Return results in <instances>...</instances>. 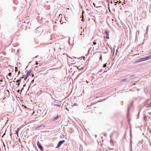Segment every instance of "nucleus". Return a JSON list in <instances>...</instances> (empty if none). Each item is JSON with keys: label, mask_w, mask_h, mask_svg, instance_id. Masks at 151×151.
Returning <instances> with one entry per match:
<instances>
[{"label": "nucleus", "mask_w": 151, "mask_h": 151, "mask_svg": "<svg viewBox=\"0 0 151 151\" xmlns=\"http://www.w3.org/2000/svg\"><path fill=\"white\" fill-rule=\"evenodd\" d=\"M150 132H151V131H150Z\"/></svg>", "instance_id": "obj_64"}, {"label": "nucleus", "mask_w": 151, "mask_h": 151, "mask_svg": "<svg viewBox=\"0 0 151 151\" xmlns=\"http://www.w3.org/2000/svg\"><path fill=\"white\" fill-rule=\"evenodd\" d=\"M135 84H135V83H134V85H135Z\"/></svg>", "instance_id": "obj_55"}, {"label": "nucleus", "mask_w": 151, "mask_h": 151, "mask_svg": "<svg viewBox=\"0 0 151 151\" xmlns=\"http://www.w3.org/2000/svg\"><path fill=\"white\" fill-rule=\"evenodd\" d=\"M140 111H139L138 114H137V116H139V113H140Z\"/></svg>", "instance_id": "obj_28"}, {"label": "nucleus", "mask_w": 151, "mask_h": 151, "mask_svg": "<svg viewBox=\"0 0 151 151\" xmlns=\"http://www.w3.org/2000/svg\"><path fill=\"white\" fill-rule=\"evenodd\" d=\"M104 33L106 34V35H109V31L108 29L104 30Z\"/></svg>", "instance_id": "obj_9"}, {"label": "nucleus", "mask_w": 151, "mask_h": 151, "mask_svg": "<svg viewBox=\"0 0 151 151\" xmlns=\"http://www.w3.org/2000/svg\"><path fill=\"white\" fill-rule=\"evenodd\" d=\"M106 38L107 39H109V35H106Z\"/></svg>", "instance_id": "obj_22"}, {"label": "nucleus", "mask_w": 151, "mask_h": 151, "mask_svg": "<svg viewBox=\"0 0 151 151\" xmlns=\"http://www.w3.org/2000/svg\"><path fill=\"white\" fill-rule=\"evenodd\" d=\"M133 102H132L131 103V104H130V106H129V108H130V107H131L132 106V105H133Z\"/></svg>", "instance_id": "obj_19"}, {"label": "nucleus", "mask_w": 151, "mask_h": 151, "mask_svg": "<svg viewBox=\"0 0 151 151\" xmlns=\"http://www.w3.org/2000/svg\"><path fill=\"white\" fill-rule=\"evenodd\" d=\"M59 116L57 115L56 117H54L52 119V120L53 121H55L56 120H57V119H58V118H59Z\"/></svg>", "instance_id": "obj_10"}, {"label": "nucleus", "mask_w": 151, "mask_h": 151, "mask_svg": "<svg viewBox=\"0 0 151 151\" xmlns=\"http://www.w3.org/2000/svg\"><path fill=\"white\" fill-rule=\"evenodd\" d=\"M93 44L95 45H96V42L95 41H94L93 42Z\"/></svg>", "instance_id": "obj_20"}, {"label": "nucleus", "mask_w": 151, "mask_h": 151, "mask_svg": "<svg viewBox=\"0 0 151 151\" xmlns=\"http://www.w3.org/2000/svg\"><path fill=\"white\" fill-rule=\"evenodd\" d=\"M130 132H132V130H130Z\"/></svg>", "instance_id": "obj_56"}, {"label": "nucleus", "mask_w": 151, "mask_h": 151, "mask_svg": "<svg viewBox=\"0 0 151 151\" xmlns=\"http://www.w3.org/2000/svg\"><path fill=\"white\" fill-rule=\"evenodd\" d=\"M22 106H24V108H27V107L25 106H24V105H22Z\"/></svg>", "instance_id": "obj_31"}, {"label": "nucleus", "mask_w": 151, "mask_h": 151, "mask_svg": "<svg viewBox=\"0 0 151 151\" xmlns=\"http://www.w3.org/2000/svg\"><path fill=\"white\" fill-rule=\"evenodd\" d=\"M108 46H109V47H110L109 46V45L108 44Z\"/></svg>", "instance_id": "obj_62"}, {"label": "nucleus", "mask_w": 151, "mask_h": 151, "mask_svg": "<svg viewBox=\"0 0 151 151\" xmlns=\"http://www.w3.org/2000/svg\"><path fill=\"white\" fill-rule=\"evenodd\" d=\"M84 13V11H83L82 12V13H83H83Z\"/></svg>", "instance_id": "obj_45"}, {"label": "nucleus", "mask_w": 151, "mask_h": 151, "mask_svg": "<svg viewBox=\"0 0 151 151\" xmlns=\"http://www.w3.org/2000/svg\"><path fill=\"white\" fill-rule=\"evenodd\" d=\"M127 80L126 79H124L122 80V81H125Z\"/></svg>", "instance_id": "obj_25"}, {"label": "nucleus", "mask_w": 151, "mask_h": 151, "mask_svg": "<svg viewBox=\"0 0 151 151\" xmlns=\"http://www.w3.org/2000/svg\"><path fill=\"white\" fill-rule=\"evenodd\" d=\"M19 90H18L17 91V93H19Z\"/></svg>", "instance_id": "obj_35"}, {"label": "nucleus", "mask_w": 151, "mask_h": 151, "mask_svg": "<svg viewBox=\"0 0 151 151\" xmlns=\"http://www.w3.org/2000/svg\"><path fill=\"white\" fill-rule=\"evenodd\" d=\"M60 15H61V14H60L59 15V17H60Z\"/></svg>", "instance_id": "obj_52"}, {"label": "nucleus", "mask_w": 151, "mask_h": 151, "mask_svg": "<svg viewBox=\"0 0 151 151\" xmlns=\"http://www.w3.org/2000/svg\"><path fill=\"white\" fill-rule=\"evenodd\" d=\"M68 12L67 14V19L68 18H70L71 17L72 14V11L71 9H70V10L69 12H67H67Z\"/></svg>", "instance_id": "obj_2"}, {"label": "nucleus", "mask_w": 151, "mask_h": 151, "mask_svg": "<svg viewBox=\"0 0 151 151\" xmlns=\"http://www.w3.org/2000/svg\"><path fill=\"white\" fill-rule=\"evenodd\" d=\"M19 132V130L17 131V132Z\"/></svg>", "instance_id": "obj_63"}, {"label": "nucleus", "mask_w": 151, "mask_h": 151, "mask_svg": "<svg viewBox=\"0 0 151 151\" xmlns=\"http://www.w3.org/2000/svg\"><path fill=\"white\" fill-rule=\"evenodd\" d=\"M106 66H107V63H105L103 65V67L104 68H105L106 67Z\"/></svg>", "instance_id": "obj_16"}, {"label": "nucleus", "mask_w": 151, "mask_h": 151, "mask_svg": "<svg viewBox=\"0 0 151 151\" xmlns=\"http://www.w3.org/2000/svg\"><path fill=\"white\" fill-rule=\"evenodd\" d=\"M3 146H4V148H5V145L4 143V142H3Z\"/></svg>", "instance_id": "obj_26"}, {"label": "nucleus", "mask_w": 151, "mask_h": 151, "mask_svg": "<svg viewBox=\"0 0 151 151\" xmlns=\"http://www.w3.org/2000/svg\"><path fill=\"white\" fill-rule=\"evenodd\" d=\"M149 101V99H148L147 101H146L145 104H144L143 106H145L146 105L148 104V105L146 106V108H147L151 106V102L150 104H149L148 103V101Z\"/></svg>", "instance_id": "obj_4"}, {"label": "nucleus", "mask_w": 151, "mask_h": 151, "mask_svg": "<svg viewBox=\"0 0 151 151\" xmlns=\"http://www.w3.org/2000/svg\"><path fill=\"white\" fill-rule=\"evenodd\" d=\"M67 110H68V111H69V109L67 108Z\"/></svg>", "instance_id": "obj_50"}, {"label": "nucleus", "mask_w": 151, "mask_h": 151, "mask_svg": "<svg viewBox=\"0 0 151 151\" xmlns=\"http://www.w3.org/2000/svg\"><path fill=\"white\" fill-rule=\"evenodd\" d=\"M114 51H115V49H114Z\"/></svg>", "instance_id": "obj_41"}, {"label": "nucleus", "mask_w": 151, "mask_h": 151, "mask_svg": "<svg viewBox=\"0 0 151 151\" xmlns=\"http://www.w3.org/2000/svg\"><path fill=\"white\" fill-rule=\"evenodd\" d=\"M63 22L61 24H63Z\"/></svg>", "instance_id": "obj_58"}, {"label": "nucleus", "mask_w": 151, "mask_h": 151, "mask_svg": "<svg viewBox=\"0 0 151 151\" xmlns=\"http://www.w3.org/2000/svg\"><path fill=\"white\" fill-rule=\"evenodd\" d=\"M95 137H96V135H95Z\"/></svg>", "instance_id": "obj_59"}, {"label": "nucleus", "mask_w": 151, "mask_h": 151, "mask_svg": "<svg viewBox=\"0 0 151 151\" xmlns=\"http://www.w3.org/2000/svg\"><path fill=\"white\" fill-rule=\"evenodd\" d=\"M107 134H106V133H105L104 134V136H106V135H107Z\"/></svg>", "instance_id": "obj_30"}, {"label": "nucleus", "mask_w": 151, "mask_h": 151, "mask_svg": "<svg viewBox=\"0 0 151 151\" xmlns=\"http://www.w3.org/2000/svg\"><path fill=\"white\" fill-rule=\"evenodd\" d=\"M113 135V134L112 133H111L110 135V138H111V142H112V139H111V137H112Z\"/></svg>", "instance_id": "obj_14"}, {"label": "nucleus", "mask_w": 151, "mask_h": 151, "mask_svg": "<svg viewBox=\"0 0 151 151\" xmlns=\"http://www.w3.org/2000/svg\"><path fill=\"white\" fill-rule=\"evenodd\" d=\"M20 73V71H19L18 72V75Z\"/></svg>", "instance_id": "obj_39"}, {"label": "nucleus", "mask_w": 151, "mask_h": 151, "mask_svg": "<svg viewBox=\"0 0 151 151\" xmlns=\"http://www.w3.org/2000/svg\"><path fill=\"white\" fill-rule=\"evenodd\" d=\"M65 142V141H60L58 144V145H57V146L56 147V148H58L59 147H60V145L62 144L63 143V142Z\"/></svg>", "instance_id": "obj_6"}, {"label": "nucleus", "mask_w": 151, "mask_h": 151, "mask_svg": "<svg viewBox=\"0 0 151 151\" xmlns=\"http://www.w3.org/2000/svg\"><path fill=\"white\" fill-rule=\"evenodd\" d=\"M111 4H113V2H112V1H111Z\"/></svg>", "instance_id": "obj_47"}, {"label": "nucleus", "mask_w": 151, "mask_h": 151, "mask_svg": "<svg viewBox=\"0 0 151 151\" xmlns=\"http://www.w3.org/2000/svg\"><path fill=\"white\" fill-rule=\"evenodd\" d=\"M66 55H67V57H70L67 55V54H66Z\"/></svg>", "instance_id": "obj_40"}, {"label": "nucleus", "mask_w": 151, "mask_h": 151, "mask_svg": "<svg viewBox=\"0 0 151 151\" xmlns=\"http://www.w3.org/2000/svg\"><path fill=\"white\" fill-rule=\"evenodd\" d=\"M34 80H32V82H34Z\"/></svg>", "instance_id": "obj_49"}, {"label": "nucleus", "mask_w": 151, "mask_h": 151, "mask_svg": "<svg viewBox=\"0 0 151 151\" xmlns=\"http://www.w3.org/2000/svg\"><path fill=\"white\" fill-rule=\"evenodd\" d=\"M101 42V45L103 44V43H102L101 42Z\"/></svg>", "instance_id": "obj_54"}, {"label": "nucleus", "mask_w": 151, "mask_h": 151, "mask_svg": "<svg viewBox=\"0 0 151 151\" xmlns=\"http://www.w3.org/2000/svg\"><path fill=\"white\" fill-rule=\"evenodd\" d=\"M67 9L70 10V9L69 8H67Z\"/></svg>", "instance_id": "obj_36"}, {"label": "nucleus", "mask_w": 151, "mask_h": 151, "mask_svg": "<svg viewBox=\"0 0 151 151\" xmlns=\"http://www.w3.org/2000/svg\"><path fill=\"white\" fill-rule=\"evenodd\" d=\"M102 56L101 55L100 56V58H99V60H102Z\"/></svg>", "instance_id": "obj_18"}, {"label": "nucleus", "mask_w": 151, "mask_h": 151, "mask_svg": "<svg viewBox=\"0 0 151 151\" xmlns=\"http://www.w3.org/2000/svg\"><path fill=\"white\" fill-rule=\"evenodd\" d=\"M17 67H15V72H16L17 71Z\"/></svg>", "instance_id": "obj_24"}, {"label": "nucleus", "mask_w": 151, "mask_h": 151, "mask_svg": "<svg viewBox=\"0 0 151 151\" xmlns=\"http://www.w3.org/2000/svg\"><path fill=\"white\" fill-rule=\"evenodd\" d=\"M31 72V70H29V71H28L27 72V76L29 77V76L30 75Z\"/></svg>", "instance_id": "obj_11"}, {"label": "nucleus", "mask_w": 151, "mask_h": 151, "mask_svg": "<svg viewBox=\"0 0 151 151\" xmlns=\"http://www.w3.org/2000/svg\"><path fill=\"white\" fill-rule=\"evenodd\" d=\"M9 135L10 136H11L12 135V134H11V133H10V134H9Z\"/></svg>", "instance_id": "obj_37"}, {"label": "nucleus", "mask_w": 151, "mask_h": 151, "mask_svg": "<svg viewBox=\"0 0 151 151\" xmlns=\"http://www.w3.org/2000/svg\"><path fill=\"white\" fill-rule=\"evenodd\" d=\"M21 81V79L20 78V79L18 80L17 81L16 83H17L16 84V85L19 86L20 84V81Z\"/></svg>", "instance_id": "obj_8"}, {"label": "nucleus", "mask_w": 151, "mask_h": 151, "mask_svg": "<svg viewBox=\"0 0 151 151\" xmlns=\"http://www.w3.org/2000/svg\"><path fill=\"white\" fill-rule=\"evenodd\" d=\"M88 19V20H90V18H89V19Z\"/></svg>", "instance_id": "obj_51"}, {"label": "nucleus", "mask_w": 151, "mask_h": 151, "mask_svg": "<svg viewBox=\"0 0 151 151\" xmlns=\"http://www.w3.org/2000/svg\"><path fill=\"white\" fill-rule=\"evenodd\" d=\"M25 86V84L23 85V87H24Z\"/></svg>", "instance_id": "obj_48"}, {"label": "nucleus", "mask_w": 151, "mask_h": 151, "mask_svg": "<svg viewBox=\"0 0 151 151\" xmlns=\"http://www.w3.org/2000/svg\"><path fill=\"white\" fill-rule=\"evenodd\" d=\"M133 52V51L132 50L131 51V52Z\"/></svg>", "instance_id": "obj_61"}, {"label": "nucleus", "mask_w": 151, "mask_h": 151, "mask_svg": "<svg viewBox=\"0 0 151 151\" xmlns=\"http://www.w3.org/2000/svg\"><path fill=\"white\" fill-rule=\"evenodd\" d=\"M16 133L17 134V135H18V133L17 132V133Z\"/></svg>", "instance_id": "obj_44"}, {"label": "nucleus", "mask_w": 151, "mask_h": 151, "mask_svg": "<svg viewBox=\"0 0 151 151\" xmlns=\"http://www.w3.org/2000/svg\"><path fill=\"white\" fill-rule=\"evenodd\" d=\"M23 88H22V89H21V90L20 91L21 92L22 91V90H23Z\"/></svg>", "instance_id": "obj_38"}, {"label": "nucleus", "mask_w": 151, "mask_h": 151, "mask_svg": "<svg viewBox=\"0 0 151 151\" xmlns=\"http://www.w3.org/2000/svg\"><path fill=\"white\" fill-rule=\"evenodd\" d=\"M142 106H141L140 108V110H141V109H142Z\"/></svg>", "instance_id": "obj_32"}, {"label": "nucleus", "mask_w": 151, "mask_h": 151, "mask_svg": "<svg viewBox=\"0 0 151 151\" xmlns=\"http://www.w3.org/2000/svg\"><path fill=\"white\" fill-rule=\"evenodd\" d=\"M130 144L131 145V148H130V150L131 151H132V133H130Z\"/></svg>", "instance_id": "obj_5"}, {"label": "nucleus", "mask_w": 151, "mask_h": 151, "mask_svg": "<svg viewBox=\"0 0 151 151\" xmlns=\"http://www.w3.org/2000/svg\"><path fill=\"white\" fill-rule=\"evenodd\" d=\"M104 45V43H103V45Z\"/></svg>", "instance_id": "obj_57"}, {"label": "nucleus", "mask_w": 151, "mask_h": 151, "mask_svg": "<svg viewBox=\"0 0 151 151\" xmlns=\"http://www.w3.org/2000/svg\"><path fill=\"white\" fill-rule=\"evenodd\" d=\"M34 76V75L33 74H32V77H33Z\"/></svg>", "instance_id": "obj_46"}, {"label": "nucleus", "mask_w": 151, "mask_h": 151, "mask_svg": "<svg viewBox=\"0 0 151 151\" xmlns=\"http://www.w3.org/2000/svg\"><path fill=\"white\" fill-rule=\"evenodd\" d=\"M102 71V69H101V70H100L99 71V72H101Z\"/></svg>", "instance_id": "obj_33"}, {"label": "nucleus", "mask_w": 151, "mask_h": 151, "mask_svg": "<svg viewBox=\"0 0 151 151\" xmlns=\"http://www.w3.org/2000/svg\"><path fill=\"white\" fill-rule=\"evenodd\" d=\"M6 133H4V134H3V135L2 136V137H3L5 135Z\"/></svg>", "instance_id": "obj_27"}, {"label": "nucleus", "mask_w": 151, "mask_h": 151, "mask_svg": "<svg viewBox=\"0 0 151 151\" xmlns=\"http://www.w3.org/2000/svg\"><path fill=\"white\" fill-rule=\"evenodd\" d=\"M70 37H69V40L68 41V42L69 43V44H70V45H71L70 43Z\"/></svg>", "instance_id": "obj_21"}, {"label": "nucleus", "mask_w": 151, "mask_h": 151, "mask_svg": "<svg viewBox=\"0 0 151 151\" xmlns=\"http://www.w3.org/2000/svg\"><path fill=\"white\" fill-rule=\"evenodd\" d=\"M140 89H139V88L137 89V91H140Z\"/></svg>", "instance_id": "obj_34"}, {"label": "nucleus", "mask_w": 151, "mask_h": 151, "mask_svg": "<svg viewBox=\"0 0 151 151\" xmlns=\"http://www.w3.org/2000/svg\"><path fill=\"white\" fill-rule=\"evenodd\" d=\"M122 1H117L115 2V5H116L117 3L119 4V3H121Z\"/></svg>", "instance_id": "obj_12"}, {"label": "nucleus", "mask_w": 151, "mask_h": 151, "mask_svg": "<svg viewBox=\"0 0 151 151\" xmlns=\"http://www.w3.org/2000/svg\"><path fill=\"white\" fill-rule=\"evenodd\" d=\"M93 5L94 6V7H96L95 4V3H93Z\"/></svg>", "instance_id": "obj_29"}, {"label": "nucleus", "mask_w": 151, "mask_h": 151, "mask_svg": "<svg viewBox=\"0 0 151 151\" xmlns=\"http://www.w3.org/2000/svg\"><path fill=\"white\" fill-rule=\"evenodd\" d=\"M55 106H59L58 105H55Z\"/></svg>", "instance_id": "obj_43"}, {"label": "nucleus", "mask_w": 151, "mask_h": 151, "mask_svg": "<svg viewBox=\"0 0 151 151\" xmlns=\"http://www.w3.org/2000/svg\"><path fill=\"white\" fill-rule=\"evenodd\" d=\"M151 58V55L148 56L144 57L141 58L134 62V64H136L141 62L145 61Z\"/></svg>", "instance_id": "obj_1"}, {"label": "nucleus", "mask_w": 151, "mask_h": 151, "mask_svg": "<svg viewBox=\"0 0 151 151\" xmlns=\"http://www.w3.org/2000/svg\"><path fill=\"white\" fill-rule=\"evenodd\" d=\"M81 18H82V19H81V21L83 22H84L85 19H84V16L83 15H82L81 16Z\"/></svg>", "instance_id": "obj_13"}, {"label": "nucleus", "mask_w": 151, "mask_h": 151, "mask_svg": "<svg viewBox=\"0 0 151 151\" xmlns=\"http://www.w3.org/2000/svg\"><path fill=\"white\" fill-rule=\"evenodd\" d=\"M101 42V45L103 44V43H102L101 42Z\"/></svg>", "instance_id": "obj_53"}, {"label": "nucleus", "mask_w": 151, "mask_h": 151, "mask_svg": "<svg viewBox=\"0 0 151 151\" xmlns=\"http://www.w3.org/2000/svg\"><path fill=\"white\" fill-rule=\"evenodd\" d=\"M37 146L38 148L42 151H43V148L42 146L41 145L39 141H38L37 143Z\"/></svg>", "instance_id": "obj_3"}, {"label": "nucleus", "mask_w": 151, "mask_h": 151, "mask_svg": "<svg viewBox=\"0 0 151 151\" xmlns=\"http://www.w3.org/2000/svg\"><path fill=\"white\" fill-rule=\"evenodd\" d=\"M28 76H26L24 78V80H26L27 78V77Z\"/></svg>", "instance_id": "obj_23"}, {"label": "nucleus", "mask_w": 151, "mask_h": 151, "mask_svg": "<svg viewBox=\"0 0 151 151\" xmlns=\"http://www.w3.org/2000/svg\"><path fill=\"white\" fill-rule=\"evenodd\" d=\"M78 105V104L77 103H75L73 105V106H77Z\"/></svg>", "instance_id": "obj_17"}, {"label": "nucleus", "mask_w": 151, "mask_h": 151, "mask_svg": "<svg viewBox=\"0 0 151 151\" xmlns=\"http://www.w3.org/2000/svg\"><path fill=\"white\" fill-rule=\"evenodd\" d=\"M3 81V80H0V82H2Z\"/></svg>", "instance_id": "obj_42"}, {"label": "nucleus", "mask_w": 151, "mask_h": 151, "mask_svg": "<svg viewBox=\"0 0 151 151\" xmlns=\"http://www.w3.org/2000/svg\"><path fill=\"white\" fill-rule=\"evenodd\" d=\"M60 23L61 22V20H60Z\"/></svg>", "instance_id": "obj_60"}, {"label": "nucleus", "mask_w": 151, "mask_h": 151, "mask_svg": "<svg viewBox=\"0 0 151 151\" xmlns=\"http://www.w3.org/2000/svg\"><path fill=\"white\" fill-rule=\"evenodd\" d=\"M11 75L12 73H9L8 74V76H9L8 77L7 76H6V78L8 80H10L11 79Z\"/></svg>", "instance_id": "obj_7"}, {"label": "nucleus", "mask_w": 151, "mask_h": 151, "mask_svg": "<svg viewBox=\"0 0 151 151\" xmlns=\"http://www.w3.org/2000/svg\"><path fill=\"white\" fill-rule=\"evenodd\" d=\"M106 1L107 3H108V5L109 6L110 0H106Z\"/></svg>", "instance_id": "obj_15"}]
</instances>
